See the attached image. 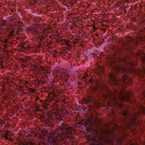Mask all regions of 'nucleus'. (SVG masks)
<instances>
[{
  "label": "nucleus",
  "mask_w": 145,
  "mask_h": 145,
  "mask_svg": "<svg viewBox=\"0 0 145 145\" xmlns=\"http://www.w3.org/2000/svg\"><path fill=\"white\" fill-rule=\"evenodd\" d=\"M133 74L135 75H137L139 74V71L138 70H136L135 69H133Z\"/></svg>",
  "instance_id": "10"
},
{
  "label": "nucleus",
  "mask_w": 145,
  "mask_h": 145,
  "mask_svg": "<svg viewBox=\"0 0 145 145\" xmlns=\"http://www.w3.org/2000/svg\"><path fill=\"white\" fill-rule=\"evenodd\" d=\"M1 123H2L1 122H0V125H1Z\"/></svg>",
  "instance_id": "28"
},
{
  "label": "nucleus",
  "mask_w": 145,
  "mask_h": 145,
  "mask_svg": "<svg viewBox=\"0 0 145 145\" xmlns=\"http://www.w3.org/2000/svg\"><path fill=\"white\" fill-rule=\"evenodd\" d=\"M128 114V112L127 111H124L123 113V116L127 115Z\"/></svg>",
  "instance_id": "16"
},
{
  "label": "nucleus",
  "mask_w": 145,
  "mask_h": 145,
  "mask_svg": "<svg viewBox=\"0 0 145 145\" xmlns=\"http://www.w3.org/2000/svg\"><path fill=\"white\" fill-rule=\"evenodd\" d=\"M3 24H2L1 25H0V29H1L2 28L3 26Z\"/></svg>",
  "instance_id": "20"
},
{
  "label": "nucleus",
  "mask_w": 145,
  "mask_h": 145,
  "mask_svg": "<svg viewBox=\"0 0 145 145\" xmlns=\"http://www.w3.org/2000/svg\"><path fill=\"white\" fill-rule=\"evenodd\" d=\"M10 133L9 132H7L6 133L5 136V137L6 139H8L10 137Z\"/></svg>",
  "instance_id": "11"
},
{
  "label": "nucleus",
  "mask_w": 145,
  "mask_h": 145,
  "mask_svg": "<svg viewBox=\"0 0 145 145\" xmlns=\"http://www.w3.org/2000/svg\"><path fill=\"white\" fill-rule=\"evenodd\" d=\"M110 77L111 80L113 82V84H117L118 80L116 78L113 74H110Z\"/></svg>",
  "instance_id": "5"
},
{
  "label": "nucleus",
  "mask_w": 145,
  "mask_h": 145,
  "mask_svg": "<svg viewBox=\"0 0 145 145\" xmlns=\"http://www.w3.org/2000/svg\"><path fill=\"white\" fill-rule=\"evenodd\" d=\"M56 118H58V117L57 116H56Z\"/></svg>",
  "instance_id": "26"
},
{
  "label": "nucleus",
  "mask_w": 145,
  "mask_h": 145,
  "mask_svg": "<svg viewBox=\"0 0 145 145\" xmlns=\"http://www.w3.org/2000/svg\"><path fill=\"white\" fill-rule=\"evenodd\" d=\"M42 36H42V37H40V36H39V37H40H40H41V38H42V39H43V38H42Z\"/></svg>",
  "instance_id": "27"
},
{
  "label": "nucleus",
  "mask_w": 145,
  "mask_h": 145,
  "mask_svg": "<svg viewBox=\"0 0 145 145\" xmlns=\"http://www.w3.org/2000/svg\"><path fill=\"white\" fill-rule=\"evenodd\" d=\"M96 36H97V35L96 34Z\"/></svg>",
  "instance_id": "29"
},
{
  "label": "nucleus",
  "mask_w": 145,
  "mask_h": 145,
  "mask_svg": "<svg viewBox=\"0 0 145 145\" xmlns=\"http://www.w3.org/2000/svg\"><path fill=\"white\" fill-rule=\"evenodd\" d=\"M5 42L6 43H7L8 42V40L7 39H5Z\"/></svg>",
  "instance_id": "23"
},
{
  "label": "nucleus",
  "mask_w": 145,
  "mask_h": 145,
  "mask_svg": "<svg viewBox=\"0 0 145 145\" xmlns=\"http://www.w3.org/2000/svg\"><path fill=\"white\" fill-rule=\"evenodd\" d=\"M89 81L90 82H92L93 81V80L92 79H91L89 80Z\"/></svg>",
  "instance_id": "24"
},
{
  "label": "nucleus",
  "mask_w": 145,
  "mask_h": 145,
  "mask_svg": "<svg viewBox=\"0 0 145 145\" xmlns=\"http://www.w3.org/2000/svg\"><path fill=\"white\" fill-rule=\"evenodd\" d=\"M29 91L30 92H34L35 91V90L32 88H30L29 89Z\"/></svg>",
  "instance_id": "18"
},
{
  "label": "nucleus",
  "mask_w": 145,
  "mask_h": 145,
  "mask_svg": "<svg viewBox=\"0 0 145 145\" xmlns=\"http://www.w3.org/2000/svg\"><path fill=\"white\" fill-rule=\"evenodd\" d=\"M127 40L129 41V42H131L133 40V39L131 37L128 36L127 38Z\"/></svg>",
  "instance_id": "13"
},
{
  "label": "nucleus",
  "mask_w": 145,
  "mask_h": 145,
  "mask_svg": "<svg viewBox=\"0 0 145 145\" xmlns=\"http://www.w3.org/2000/svg\"><path fill=\"white\" fill-rule=\"evenodd\" d=\"M122 60L121 59L119 58H118L116 62L115 61H113V64L115 66L116 65V64L120 63V62Z\"/></svg>",
  "instance_id": "9"
},
{
  "label": "nucleus",
  "mask_w": 145,
  "mask_h": 145,
  "mask_svg": "<svg viewBox=\"0 0 145 145\" xmlns=\"http://www.w3.org/2000/svg\"><path fill=\"white\" fill-rule=\"evenodd\" d=\"M83 103L87 104H91V106L97 108L99 106L101 103L99 101L96 100L94 97L89 96L87 99H84L82 100Z\"/></svg>",
  "instance_id": "3"
},
{
  "label": "nucleus",
  "mask_w": 145,
  "mask_h": 145,
  "mask_svg": "<svg viewBox=\"0 0 145 145\" xmlns=\"http://www.w3.org/2000/svg\"><path fill=\"white\" fill-rule=\"evenodd\" d=\"M141 113V111H138L137 112V114H140Z\"/></svg>",
  "instance_id": "22"
},
{
  "label": "nucleus",
  "mask_w": 145,
  "mask_h": 145,
  "mask_svg": "<svg viewBox=\"0 0 145 145\" xmlns=\"http://www.w3.org/2000/svg\"><path fill=\"white\" fill-rule=\"evenodd\" d=\"M142 112L144 114H145V107H142L140 108Z\"/></svg>",
  "instance_id": "15"
},
{
  "label": "nucleus",
  "mask_w": 145,
  "mask_h": 145,
  "mask_svg": "<svg viewBox=\"0 0 145 145\" xmlns=\"http://www.w3.org/2000/svg\"><path fill=\"white\" fill-rule=\"evenodd\" d=\"M130 64H131V65H134V64H133V63H130Z\"/></svg>",
  "instance_id": "25"
},
{
  "label": "nucleus",
  "mask_w": 145,
  "mask_h": 145,
  "mask_svg": "<svg viewBox=\"0 0 145 145\" xmlns=\"http://www.w3.org/2000/svg\"><path fill=\"white\" fill-rule=\"evenodd\" d=\"M13 32H14V31H13V30L11 31L10 32V33L8 35L10 36H12L13 34Z\"/></svg>",
  "instance_id": "17"
},
{
  "label": "nucleus",
  "mask_w": 145,
  "mask_h": 145,
  "mask_svg": "<svg viewBox=\"0 0 145 145\" xmlns=\"http://www.w3.org/2000/svg\"><path fill=\"white\" fill-rule=\"evenodd\" d=\"M72 134L70 129H63L62 128H59L54 132L50 133L47 142L54 145H60L62 140L71 137Z\"/></svg>",
  "instance_id": "2"
},
{
  "label": "nucleus",
  "mask_w": 145,
  "mask_h": 145,
  "mask_svg": "<svg viewBox=\"0 0 145 145\" xmlns=\"http://www.w3.org/2000/svg\"><path fill=\"white\" fill-rule=\"evenodd\" d=\"M117 70L118 71H121L122 72H124L126 71L125 69L121 68L120 66H118L117 68Z\"/></svg>",
  "instance_id": "8"
},
{
  "label": "nucleus",
  "mask_w": 145,
  "mask_h": 145,
  "mask_svg": "<svg viewBox=\"0 0 145 145\" xmlns=\"http://www.w3.org/2000/svg\"><path fill=\"white\" fill-rule=\"evenodd\" d=\"M126 78H127V76H126V75H124V77L122 78L123 80V81L125 80H126Z\"/></svg>",
  "instance_id": "19"
},
{
  "label": "nucleus",
  "mask_w": 145,
  "mask_h": 145,
  "mask_svg": "<svg viewBox=\"0 0 145 145\" xmlns=\"http://www.w3.org/2000/svg\"><path fill=\"white\" fill-rule=\"evenodd\" d=\"M19 145H35V144H27V143L25 142H21L20 143Z\"/></svg>",
  "instance_id": "12"
},
{
  "label": "nucleus",
  "mask_w": 145,
  "mask_h": 145,
  "mask_svg": "<svg viewBox=\"0 0 145 145\" xmlns=\"http://www.w3.org/2000/svg\"><path fill=\"white\" fill-rule=\"evenodd\" d=\"M136 117L135 114H134V115L131 114L128 116V119L131 122V123H132L134 121Z\"/></svg>",
  "instance_id": "6"
},
{
  "label": "nucleus",
  "mask_w": 145,
  "mask_h": 145,
  "mask_svg": "<svg viewBox=\"0 0 145 145\" xmlns=\"http://www.w3.org/2000/svg\"><path fill=\"white\" fill-rule=\"evenodd\" d=\"M39 69L40 71H43V73H44V69L42 66L40 67Z\"/></svg>",
  "instance_id": "14"
},
{
  "label": "nucleus",
  "mask_w": 145,
  "mask_h": 145,
  "mask_svg": "<svg viewBox=\"0 0 145 145\" xmlns=\"http://www.w3.org/2000/svg\"><path fill=\"white\" fill-rule=\"evenodd\" d=\"M63 44H65L68 47H70L71 46L70 43V41L67 40L66 39H63L61 40Z\"/></svg>",
  "instance_id": "7"
},
{
  "label": "nucleus",
  "mask_w": 145,
  "mask_h": 145,
  "mask_svg": "<svg viewBox=\"0 0 145 145\" xmlns=\"http://www.w3.org/2000/svg\"><path fill=\"white\" fill-rule=\"evenodd\" d=\"M37 28L31 27H30L29 29V31H33L34 34L35 35L42 37L43 35V33L39 32L37 31Z\"/></svg>",
  "instance_id": "4"
},
{
  "label": "nucleus",
  "mask_w": 145,
  "mask_h": 145,
  "mask_svg": "<svg viewBox=\"0 0 145 145\" xmlns=\"http://www.w3.org/2000/svg\"><path fill=\"white\" fill-rule=\"evenodd\" d=\"M88 76V75H87L85 74L83 77L84 78H86Z\"/></svg>",
  "instance_id": "21"
},
{
  "label": "nucleus",
  "mask_w": 145,
  "mask_h": 145,
  "mask_svg": "<svg viewBox=\"0 0 145 145\" xmlns=\"http://www.w3.org/2000/svg\"><path fill=\"white\" fill-rule=\"evenodd\" d=\"M130 92H127L125 89L121 90L119 92L116 89H114V93L110 91L106 95L103 94V96L105 99L110 98L112 99L114 102V103H112L108 102V106H112L115 108H122L121 105L117 102V99H120L121 102L129 101L130 99Z\"/></svg>",
  "instance_id": "1"
}]
</instances>
